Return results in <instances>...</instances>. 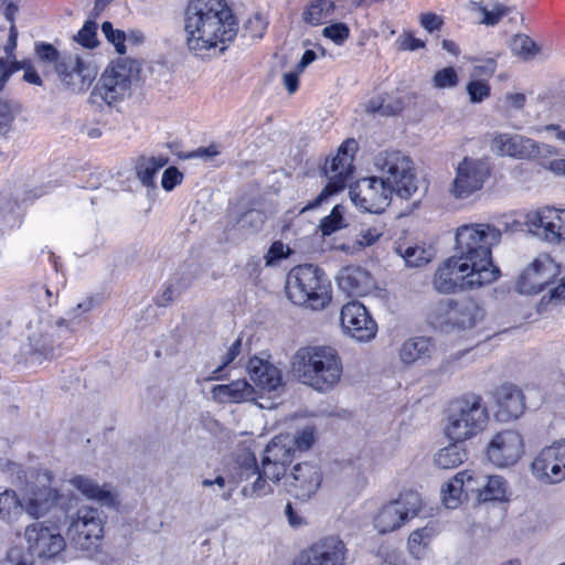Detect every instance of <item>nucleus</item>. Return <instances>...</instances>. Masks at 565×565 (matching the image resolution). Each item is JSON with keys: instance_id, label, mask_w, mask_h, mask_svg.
Returning <instances> with one entry per match:
<instances>
[{"instance_id": "obj_64", "label": "nucleus", "mask_w": 565, "mask_h": 565, "mask_svg": "<svg viewBox=\"0 0 565 565\" xmlns=\"http://www.w3.org/2000/svg\"><path fill=\"white\" fill-rule=\"evenodd\" d=\"M0 565H34L32 561L24 556L20 548H11Z\"/></svg>"}, {"instance_id": "obj_42", "label": "nucleus", "mask_w": 565, "mask_h": 565, "mask_svg": "<svg viewBox=\"0 0 565 565\" xmlns=\"http://www.w3.org/2000/svg\"><path fill=\"white\" fill-rule=\"evenodd\" d=\"M434 535L433 527L425 526L413 531L408 537V548L412 555L419 558L424 553L427 544Z\"/></svg>"}, {"instance_id": "obj_24", "label": "nucleus", "mask_w": 565, "mask_h": 565, "mask_svg": "<svg viewBox=\"0 0 565 565\" xmlns=\"http://www.w3.org/2000/svg\"><path fill=\"white\" fill-rule=\"evenodd\" d=\"M556 273V266L548 257L535 259L523 270L516 282L520 294H539L547 286Z\"/></svg>"}, {"instance_id": "obj_55", "label": "nucleus", "mask_w": 565, "mask_h": 565, "mask_svg": "<svg viewBox=\"0 0 565 565\" xmlns=\"http://www.w3.org/2000/svg\"><path fill=\"white\" fill-rule=\"evenodd\" d=\"M76 531L78 532L79 537H84L85 540L89 541V543H94L103 537V521L100 516L95 518L94 520H90V523Z\"/></svg>"}, {"instance_id": "obj_23", "label": "nucleus", "mask_w": 565, "mask_h": 565, "mask_svg": "<svg viewBox=\"0 0 565 565\" xmlns=\"http://www.w3.org/2000/svg\"><path fill=\"white\" fill-rule=\"evenodd\" d=\"M491 148L500 156H509L519 159L541 156L542 150L553 153L552 148L546 145L540 147L530 138L521 135L498 134L491 142Z\"/></svg>"}, {"instance_id": "obj_1", "label": "nucleus", "mask_w": 565, "mask_h": 565, "mask_svg": "<svg viewBox=\"0 0 565 565\" xmlns=\"http://www.w3.org/2000/svg\"><path fill=\"white\" fill-rule=\"evenodd\" d=\"M184 31L188 49L200 56L220 43L232 42L237 35L238 23L224 0H190Z\"/></svg>"}, {"instance_id": "obj_45", "label": "nucleus", "mask_w": 565, "mask_h": 565, "mask_svg": "<svg viewBox=\"0 0 565 565\" xmlns=\"http://www.w3.org/2000/svg\"><path fill=\"white\" fill-rule=\"evenodd\" d=\"M19 8L15 3H10L6 8L4 17L10 22L9 28V38L7 41V44L4 45V52L7 54L6 60L14 58V51L17 49V41H18V30L14 24L15 14L18 13Z\"/></svg>"}, {"instance_id": "obj_19", "label": "nucleus", "mask_w": 565, "mask_h": 565, "mask_svg": "<svg viewBox=\"0 0 565 565\" xmlns=\"http://www.w3.org/2000/svg\"><path fill=\"white\" fill-rule=\"evenodd\" d=\"M322 482L321 469L311 462L297 463L284 482L287 492L298 500L312 498Z\"/></svg>"}, {"instance_id": "obj_30", "label": "nucleus", "mask_w": 565, "mask_h": 565, "mask_svg": "<svg viewBox=\"0 0 565 565\" xmlns=\"http://www.w3.org/2000/svg\"><path fill=\"white\" fill-rule=\"evenodd\" d=\"M70 482L87 499L95 500L103 507L118 505L117 494L107 484L99 487L94 480L84 476H76Z\"/></svg>"}, {"instance_id": "obj_40", "label": "nucleus", "mask_w": 565, "mask_h": 565, "mask_svg": "<svg viewBox=\"0 0 565 565\" xmlns=\"http://www.w3.org/2000/svg\"><path fill=\"white\" fill-rule=\"evenodd\" d=\"M397 252L409 267H420L426 265L433 257L430 249L422 246H407L404 249L398 247Z\"/></svg>"}, {"instance_id": "obj_34", "label": "nucleus", "mask_w": 565, "mask_h": 565, "mask_svg": "<svg viewBox=\"0 0 565 565\" xmlns=\"http://www.w3.org/2000/svg\"><path fill=\"white\" fill-rule=\"evenodd\" d=\"M264 456L267 457V461H278L285 466L291 463L296 457V452L290 436L286 435L273 438L267 445Z\"/></svg>"}, {"instance_id": "obj_8", "label": "nucleus", "mask_w": 565, "mask_h": 565, "mask_svg": "<svg viewBox=\"0 0 565 565\" xmlns=\"http://www.w3.org/2000/svg\"><path fill=\"white\" fill-rule=\"evenodd\" d=\"M484 318V309L472 298L438 301L430 312L434 326L445 331L475 328Z\"/></svg>"}, {"instance_id": "obj_2", "label": "nucleus", "mask_w": 565, "mask_h": 565, "mask_svg": "<svg viewBox=\"0 0 565 565\" xmlns=\"http://www.w3.org/2000/svg\"><path fill=\"white\" fill-rule=\"evenodd\" d=\"M291 367L295 376L315 391L326 393L339 382L343 372L342 361L332 347H303L292 356Z\"/></svg>"}, {"instance_id": "obj_20", "label": "nucleus", "mask_w": 565, "mask_h": 565, "mask_svg": "<svg viewBox=\"0 0 565 565\" xmlns=\"http://www.w3.org/2000/svg\"><path fill=\"white\" fill-rule=\"evenodd\" d=\"M341 326L344 331L360 342L372 340L377 332V324L367 309L358 301H351L341 309Z\"/></svg>"}, {"instance_id": "obj_11", "label": "nucleus", "mask_w": 565, "mask_h": 565, "mask_svg": "<svg viewBox=\"0 0 565 565\" xmlns=\"http://www.w3.org/2000/svg\"><path fill=\"white\" fill-rule=\"evenodd\" d=\"M62 522L61 516H57V522L50 525L44 521L26 526L24 537L32 554L39 558L52 559L65 550L66 543L58 525Z\"/></svg>"}, {"instance_id": "obj_12", "label": "nucleus", "mask_w": 565, "mask_h": 565, "mask_svg": "<svg viewBox=\"0 0 565 565\" xmlns=\"http://www.w3.org/2000/svg\"><path fill=\"white\" fill-rule=\"evenodd\" d=\"M422 500L416 491L401 493L396 500L383 505L374 519V526L384 534L401 527L408 519L417 515Z\"/></svg>"}, {"instance_id": "obj_29", "label": "nucleus", "mask_w": 565, "mask_h": 565, "mask_svg": "<svg viewBox=\"0 0 565 565\" xmlns=\"http://www.w3.org/2000/svg\"><path fill=\"white\" fill-rule=\"evenodd\" d=\"M211 393L218 403H243L255 401L257 397L256 388L246 380H236L228 384L215 385Z\"/></svg>"}, {"instance_id": "obj_36", "label": "nucleus", "mask_w": 565, "mask_h": 565, "mask_svg": "<svg viewBox=\"0 0 565 565\" xmlns=\"http://www.w3.org/2000/svg\"><path fill=\"white\" fill-rule=\"evenodd\" d=\"M455 441L454 444L440 449L435 455V463L440 469H452L461 465L467 458L463 447Z\"/></svg>"}, {"instance_id": "obj_52", "label": "nucleus", "mask_w": 565, "mask_h": 565, "mask_svg": "<svg viewBox=\"0 0 565 565\" xmlns=\"http://www.w3.org/2000/svg\"><path fill=\"white\" fill-rule=\"evenodd\" d=\"M286 467L287 466L278 461H267V457L263 456L260 471L268 480L278 482L281 478L286 479Z\"/></svg>"}, {"instance_id": "obj_62", "label": "nucleus", "mask_w": 565, "mask_h": 565, "mask_svg": "<svg viewBox=\"0 0 565 565\" xmlns=\"http://www.w3.org/2000/svg\"><path fill=\"white\" fill-rule=\"evenodd\" d=\"M285 247L286 246L282 242H274L264 257L266 265H274L277 260L287 257L288 253L285 252Z\"/></svg>"}, {"instance_id": "obj_6", "label": "nucleus", "mask_w": 565, "mask_h": 565, "mask_svg": "<svg viewBox=\"0 0 565 565\" xmlns=\"http://www.w3.org/2000/svg\"><path fill=\"white\" fill-rule=\"evenodd\" d=\"M140 64L129 57H118L102 74L90 93L89 102L97 106H111L130 94L131 82L137 77Z\"/></svg>"}, {"instance_id": "obj_31", "label": "nucleus", "mask_w": 565, "mask_h": 565, "mask_svg": "<svg viewBox=\"0 0 565 565\" xmlns=\"http://www.w3.org/2000/svg\"><path fill=\"white\" fill-rule=\"evenodd\" d=\"M339 287L349 295L363 296L372 286L369 273L358 266L342 268L338 276Z\"/></svg>"}, {"instance_id": "obj_37", "label": "nucleus", "mask_w": 565, "mask_h": 565, "mask_svg": "<svg viewBox=\"0 0 565 565\" xmlns=\"http://www.w3.org/2000/svg\"><path fill=\"white\" fill-rule=\"evenodd\" d=\"M507 498V481L500 476H484L480 502L503 501Z\"/></svg>"}, {"instance_id": "obj_54", "label": "nucleus", "mask_w": 565, "mask_h": 565, "mask_svg": "<svg viewBox=\"0 0 565 565\" xmlns=\"http://www.w3.org/2000/svg\"><path fill=\"white\" fill-rule=\"evenodd\" d=\"M265 222V214L259 210H249L245 212L238 220L242 228H247L250 232H257L262 228Z\"/></svg>"}, {"instance_id": "obj_53", "label": "nucleus", "mask_w": 565, "mask_h": 565, "mask_svg": "<svg viewBox=\"0 0 565 565\" xmlns=\"http://www.w3.org/2000/svg\"><path fill=\"white\" fill-rule=\"evenodd\" d=\"M256 476H257V478L252 483L250 487L245 486L242 489V494L245 498H248V497L259 498V497H264L273 491L270 486L267 483L268 479L265 476H263V472L260 470L258 471V473H256Z\"/></svg>"}, {"instance_id": "obj_61", "label": "nucleus", "mask_w": 565, "mask_h": 565, "mask_svg": "<svg viewBox=\"0 0 565 565\" xmlns=\"http://www.w3.org/2000/svg\"><path fill=\"white\" fill-rule=\"evenodd\" d=\"M182 179V173L175 167H170L163 172L161 185L166 191H171Z\"/></svg>"}, {"instance_id": "obj_3", "label": "nucleus", "mask_w": 565, "mask_h": 565, "mask_svg": "<svg viewBox=\"0 0 565 565\" xmlns=\"http://www.w3.org/2000/svg\"><path fill=\"white\" fill-rule=\"evenodd\" d=\"M501 231L489 223L465 224L457 228L456 255L470 265L471 270L483 275L490 274V280L495 281L500 269L492 262V248L499 245Z\"/></svg>"}, {"instance_id": "obj_16", "label": "nucleus", "mask_w": 565, "mask_h": 565, "mask_svg": "<svg viewBox=\"0 0 565 565\" xmlns=\"http://www.w3.org/2000/svg\"><path fill=\"white\" fill-rule=\"evenodd\" d=\"M489 175L490 169L486 162L465 158L456 169L449 191L456 199H467L483 186Z\"/></svg>"}, {"instance_id": "obj_56", "label": "nucleus", "mask_w": 565, "mask_h": 565, "mask_svg": "<svg viewBox=\"0 0 565 565\" xmlns=\"http://www.w3.org/2000/svg\"><path fill=\"white\" fill-rule=\"evenodd\" d=\"M98 516H100V513L97 509L84 505L77 509L75 519L68 514L67 520L71 519L72 526H74L76 530H79L81 527H84V525L90 523V520H94Z\"/></svg>"}, {"instance_id": "obj_13", "label": "nucleus", "mask_w": 565, "mask_h": 565, "mask_svg": "<svg viewBox=\"0 0 565 565\" xmlns=\"http://www.w3.org/2000/svg\"><path fill=\"white\" fill-rule=\"evenodd\" d=\"M395 189L379 173L363 178L355 188L350 189L353 203L371 213H381L388 206Z\"/></svg>"}, {"instance_id": "obj_41", "label": "nucleus", "mask_w": 565, "mask_h": 565, "mask_svg": "<svg viewBox=\"0 0 565 565\" xmlns=\"http://www.w3.org/2000/svg\"><path fill=\"white\" fill-rule=\"evenodd\" d=\"M512 52L525 61L532 60L539 52L540 46L526 34H516L511 42Z\"/></svg>"}, {"instance_id": "obj_26", "label": "nucleus", "mask_w": 565, "mask_h": 565, "mask_svg": "<svg viewBox=\"0 0 565 565\" xmlns=\"http://www.w3.org/2000/svg\"><path fill=\"white\" fill-rule=\"evenodd\" d=\"M351 13L349 0H311L302 12L303 22L320 25Z\"/></svg>"}, {"instance_id": "obj_44", "label": "nucleus", "mask_w": 565, "mask_h": 565, "mask_svg": "<svg viewBox=\"0 0 565 565\" xmlns=\"http://www.w3.org/2000/svg\"><path fill=\"white\" fill-rule=\"evenodd\" d=\"M344 210L343 205L337 204L331 213L321 220L319 227L323 236H329L347 226L343 218Z\"/></svg>"}, {"instance_id": "obj_38", "label": "nucleus", "mask_w": 565, "mask_h": 565, "mask_svg": "<svg viewBox=\"0 0 565 565\" xmlns=\"http://www.w3.org/2000/svg\"><path fill=\"white\" fill-rule=\"evenodd\" d=\"M477 8L482 13V19L480 23L486 24L488 26L497 25L503 17L510 14L515 10L514 7L505 6L498 1L491 3V9L483 6L482 3H477Z\"/></svg>"}, {"instance_id": "obj_9", "label": "nucleus", "mask_w": 565, "mask_h": 565, "mask_svg": "<svg viewBox=\"0 0 565 565\" xmlns=\"http://www.w3.org/2000/svg\"><path fill=\"white\" fill-rule=\"evenodd\" d=\"M374 167L401 199H409L417 191L414 162L405 153L398 150L380 152L374 158Z\"/></svg>"}, {"instance_id": "obj_33", "label": "nucleus", "mask_w": 565, "mask_h": 565, "mask_svg": "<svg viewBox=\"0 0 565 565\" xmlns=\"http://www.w3.org/2000/svg\"><path fill=\"white\" fill-rule=\"evenodd\" d=\"M550 447L541 450L532 462V472L541 481L546 483H557L564 480V470L554 462Z\"/></svg>"}, {"instance_id": "obj_49", "label": "nucleus", "mask_w": 565, "mask_h": 565, "mask_svg": "<svg viewBox=\"0 0 565 565\" xmlns=\"http://www.w3.org/2000/svg\"><path fill=\"white\" fill-rule=\"evenodd\" d=\"M322 35L337 45H342L350 36V29L343 22L331 23L322 30Z\"/></svg>"}, {"instance_id": "obj_32", "label": "nucleus", "mask_w": 565, "mask_h": 565, "mask_svg": "<svg viewBox=\"0 0 565 565\" xmlns=\"http://www.w3.org/2000/svg\"><path fill=\"white\" fill-rule=\"evenodd\" d=\"M435 352V345L429 338L415 337L406 340L399 349V359L411 365L416 362L425 363Z\"/></svg>"}, {"instance_id": "obj_59", "label": "nucleus", "mask_w": 565, "mask_h": 565, "mask_svg": "<svg viewBox=\"0 0 565 565\" xmlns=\"http://www.w3.org/2000/svg\"><path fill=\"white\" fill-rule=\"evenodd\" d=\"M395 46L398 51H416L424 47L425 43L420 39L414 38L411 33L405 32L398 36Z\"/></svg>"}, {"instance_id": "obj_60", "label": "nucleus", "mask_w": 565, "mask_h": 565, "mask_svg": "<svg viewBox=\"0 0 565 565\" xmlns=\"http://www.w3.org/2000/svg\"><path fill=\"white\" fill-rule=\"evenodd\" d=\"M35 53L41 61L49 63L54 62L55 65L62 57L60 56L58 51L52 44L43 42L35 45Z\"/></svg>"}, {"instance_id": "obj_46", "label": "nucleus", "mask_w": 565, "mask_h": 565, "mask_svg": "<svg viewBox=\"0 0 565 565\" xmlns=\"http://www.w3.org/2000/svg\"><path fill=\"white\" fill-rule=\"evenodd\" d=\"M30 67H32V64L29 60L17 61L15 57L10 60L0 57V90L13 73L20 70H24V72H26Z\"/></svg>"}, {"instance_id": "obj_27", "label": "nucleus", "mask_w": 565, "mask_h": 565, "mask_svg": "<svg viewBox=\"0 0 565 565\" xmlns=\"http://www.w3.org/2000/svg\"><path fill=\"white\" fill-rule=\"evenodd\" d=\"M497 411L495 417L500 422H510L519 418L525 409V396L513 384H503L493 392Z\"/></svg>"}, {"instance_id": "obj_63", "label": "nucleus", "mask_w": 565, "mask_h": 565, "mask_svg": "<svg viewBox=\"0 0 565 565\" xmlns=\"http://www.w3.org/2000/svg\"><path fill=\"white\" fill-rule=\"evenodd\" d=\"M241 349H242V338H237L233 344L230 347L227 353L225 354L224 356V361H223V364L220 365L215 371H214V376L213 379L215 380H218L220 379V375H217L226 365H228L230 363H232L237 356L238 354L241 353Z\"/></svg>"}, {"instance_id": "obj_18", "label": "nucleus", "mask_w": 565, "mask_h": 565, "mask_svg": "<svg viewBox=\"0 0 565 565\" xmlns=\"http://www.w3.org/2000/svg\"><path fill=\"white\" fill-rule=\"evenodd\" d=\"M352 156L337 153L334 158L324 164V174L329 179L328 184L320 194L312 201L308 202L301 210L300 214L320 206L329 196L341 191L352 174Z\"/></svg>"}, {"instance_id": "obj_58", "label": "nucleus", "mask_w": 565, "mask_h": 565, "mask_svg": "<svg viewBox=\"0 0 565 565\" xmlns=\"http://www.w3.org/2000/svg\"><path fill=\"white\" fill-rule=\"evenodd\" d=\"M8 472L11 476V483L20 489L29 490V480L25 470L21 465L10 462L8 465Z\"/></svg>"}, {"instance_id": "obj_4", "label": "nucleus", "mask_w": 565, "mask_h": 565, "mask_svg": "<svg viewBox=\"0 0 565 565\" xmlns=\"http://www.w3.org/2000/svg\"><path fill=\"white\" fill-rule=\"evenodd\" d=\"M286 294L288 299L297 306L321 310L331 300V284L318 266L299 265L287 275Z\"/></svg>"}, {"instance_id": "obj_47", "label": "nucleus", "mask_w": 565, "mask_h": 565, "mask_svg": "<svg viewBox=\"0 0 565 565\" xmlns=\"http://www.w3.org/2000/svg\"><path fill=\"white\" fill-rule=\"evenodd\" d=\"M459 77L457 71L452 66L444 67L433 76V85L436 88H454L458 85Z\"/></svg>"}, {"instance_id": "obj_10", "label": "nucleus", "mask_w": 565, "mask_h": 565, "mask_svg": "<svg viewBox=\"0 0 565 565\" xmlns=\"http://www.w3.org/2000/svg\"><path fill=\"white\" fill-rule=\"evenodd\" d=\"M36 480L39 486L28 490L23 511L34 519H40L53 508H57L62 512V521L66 523L68 511L77 505L78 499L74 495L60 494L56 489L52 488V473L49 470L38 472Z\"/></svg>"}, {"instance_id": "obj_17", "label": "nucleus", "mask_w": 565, "mask_h": 565, "mask_svg": "<svg viewBox=\"0 0 565 565\" xmlns=\"http://www.w3.org/2000/svg\"><path fill=\"white\" fill-rule=\"evenodd\" d=\"M347 548L342 540L330 535L302 551L294 565H344Z\"/></svg>"}, {"instance_id": "obj_21", "label": "nucleus", "mask_w": 565, "mask_h": 565, "mask_svg": "<svg viewBox=\"0 0 565 565\" xmlns=\"http://www.w3.org/2000/svg\"><path fill=\"white\" fill-rule=\"evenodd\" d=\"M523 454V440L515 430L498 433L490 441L487 456L498 467H508L516 463Z\"/></svg>"}, {"instance_id": "obj_43", "label": "nucleus", "mask_w": 565, "mask_h": 565, "mask_svg": "<svg viewBox=\"0 0 565 565\" xmlns=\"http://www.w3.org/2000/svg\"><path fill=\"white\" fill-rule=\"evenodd\" d=\"M17 114L18 111L9 102L0 99V143L10 138Z\"/></svg>"}, {"instance_id": "obj_57", "label": "nucleus", "mask_w": 565, "mask_h": 565, "mask_svg": "<svg viewBox=\"0 0 565 565\" xmlns=\"http://www.w3.org/2000/svg\"><path fill=\"white\" fill-rule=\"evenodd\" d=\"M467 93L471 103H481L490 95V86L487 82L475 79L468 83Z\"/></svg>"}, {"instance_id": "obj_22", "label": "nucleus", "mask_w": 565, "mask_h": 565, "mask_svg": "<svg viewBox=\"0 0 565 565\" xmlns=\"http://www.w3.org/2000/svg\"><path fill=\"white\" fill-rule=\"evenodd\" d=\"M484 475L475 471L465 470L458 472L448 483L447 489L443 490V501L449 509H455L460 502V497L465 494L468 499L476 495L480 501V493L483 491Z\"/></svg>"}, {"instance_id": "obj_35", "label": "nucleus", "mask_w": 565, "mask_h": 565, "mask_svg": "<svg viewBox=\"0 0 565 565\" xmlns=\"http://www.w3.org/2000/svg\"><path fill=\"white\" fill-rule=\"evenodd\" d=\"M168 162L169 158L163 156L140 158L136 167L138 179L143 185L154 188V177L157 172Z\"/></svg>"}, {"instance_id": "obj_28", "label": "nucleus", "mask_w": 565, "mask_h": 565, "mask_svg": "<svg viewBox=\"0 0 565 565\" xmlns=\"http://www.w3.org/2000/svg\"><path fill=\"white\" fill-rule=\"evenodd\" d=\"M70 332L66 320L58 319L55 324H46L39 332H34L29 340L34 352L49 358L54 348L60 345L58 340Z\"/></svg>"}, {"instance_id": "obj_48", "label": "nucleus", "mask_w": 565, "mask_h": 565, "mask_svg": "<svg viewBox=\"0 0 565 565\" xmlns=\"http://www.w3.org/2000/svg\"><path fill=\"white\" fill-rule=\"evenodd\" d=\"M75 40L83 46L93 49L97 45V23L94 20H87L78 31Z\"/></svg>"}, {"instance_id": "obj_50", "label": "nucleus", "mask_w": 565, "mask_h": 565, "mask_svg": "<svg viewBox=\"0 0 565 565\" xmlns=\"http://www.w3.org/2000/svg\"><path fill=\"white\" fill-rule=\"evenodd\" d=\"M295 452H303L309 450L315 444V429L312 427H305L302 430L297 431L295 436H290Z\"/></svg>"}, {"instance_id": "obj_25", "label": "nucleus", "mask_w": 565, "mask_h": 565, "mask_svg": "<svg viewBox=\"0 0 565 565\" xmlns=\"http://www.w3.org/2000/svg\"><path fill=\"white\" fill-rule=\"evenodd\" d=\"M247 372L255 386L274 396L279 395L285 387L281 371L267 360L258 356L250 358Z\"/></svg>"}, {"instance_id": "obj_39", "label": "nucleus", "mask_w": 565, "mask_h": 565, "mask_svg": "<svg viewBox=\"0 0 565 565\" xmlns=\"http://www.w3.org/2000/svg\"><path fill=\"white\" fill-rule=\"evenodd\" d=\"M236 469L237 477L239 481L248 480L249 478L256 476L260 470L257 465V459L253 452L247 449H244L241 454H238L236 458Z\"/></svg>"}, {"instance_id": "obj_51", "label": "nucleus", "mask_w": 565, "mask_h": 565, "mask_svg": "<svg viewBox=\"0 0 565 565\" xmlns=\"http://www.w3.org/2000/svg\"><path fill=\"white\" fill-rule=\"evenodd\" d=\"M102 32L104 33L106 39L110 43L114 44V46L116 47V51L119 54L122 55L126 53V46H125L126 34L124 31L114 29L113 24L110 22L106 21L102 24Z\"/></svg>"}, {"instance_id": "obj_15", "label": "nucleus", "mask_w": 565, "mask_h": 565, "mask_svg": "<svg viewBox=\"0 0 565 565\" xmlns=\"http://www.w3.org/2000/svg\"><path fill=\"white\" fill-rule=\"evenodd\" d=\"M55 72L63 85L73 93L86 90L97 75V68L78 55H63L55 65Z\"/></svg>"}, {"instance_id": "obj_7", "label": "nucleus", "mask_w": 565, "mask_h": 565, "mask_svg": "<svg viewBox=\"0 0 565 565\" xmlns=\"http://www.w3.org/2000/svg\"><path fill=\"white\" fill-rule=\"evenodd\" d=\"M490 274L471 270L470 265L455 254L443 262L433 277V287L439 294H456L489 285Z\"/></svg>"}, {"instance_id": "obj_14", "label": "nucleus", "mask_w": 565, "mask_h": 565, "mask_svg": "<svg viewBox=\"0 0 565 565\" xmlns=\"http://www.w3.org/2000/svg\"><path fill=\"white\" fill-rule=\"evenodd\" d=\"M525 226L533 235L550 242L565 241V209L545 206L525 216Z\"/></svg>"}, {"instance_id": "obj_5", "label": "nucleus", "mask_w": 565, "mask_h": 565, "mask_svg": "<svg viewBox=\"0 0 565 565\" xmlns=\"http://www.w3.org/2000/svg\"><path fill=\"white\" fill-rule=\"evenodd\" d=\"M488 419L483 398L476 393H466L450 403L445 431L449 439L465 441L481 433Z\"/></svg>"}]
</instances>
